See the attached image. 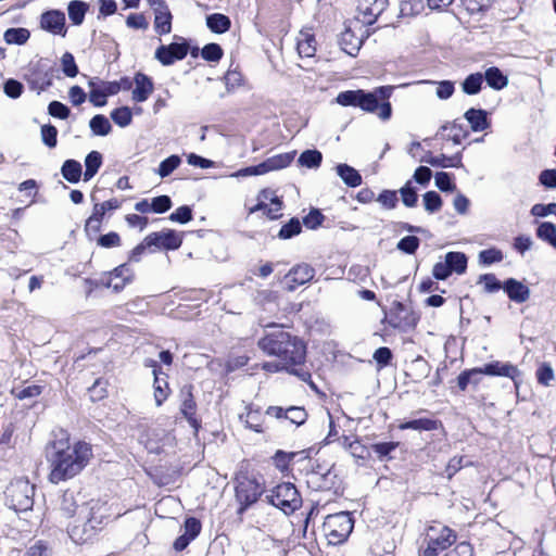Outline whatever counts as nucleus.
Wrapping results in <instances>:
<instances>
[{
    "mask_svg": "<svg viewBox=\"0 0 556 556\" xmlns=\"http://www.w3.org/2000/svg\"><path fill=\"white\" fill-rule=\"evenodd\" d=\"M102 154L98 151H91L85 157L86 170L84 173V180L88 181L94 177L102 165Z\"/></svg>",
    "mask_w": 556,
    "mask_h": 556,
    "instance_id": "2f4dec72",
    "label": "nucleus"
},
{
    "mask_svg": "<svg viewBox=\"0 0 556 556\" xmlns=\"http://www.w3.org/2000/svg\"><path fill=\"white\" fill-rule=\"evenodd\" d=\"M424 205L428 213H435L442 206V199L435 191H428L424 194Z\"/></svg>",
    "mask_w": 556,
    "mask_h": 556,
    "instance_id": "8fccbe9b",
    "label": "nucleus"
},
{
    "mask_svg": "<svg viewBox=\"0 0 556 556\" xmlns=\"http://www.w3.org/2000/svg\"><path fill=\"white\" fill-rule=\"evenodd\" d=\"M362 39L350 29L341 33L339 38V45L341 49L351 56H355L358 53L362 47Z\"/></svg>",
    "mask_w": 556,
    "mask_h": 556,
    "instance_id": "412c9836",
    "label": "nucleus"
},
{
    "mask_svg": "<svg viewBox=\"0 0 556 556\" xmlns=\"http://www.w3.org/2000/svg\"><path fill=\"white\" fill-rule=\"evenodd\" d=\"M181 243V233L173 229L151 232L147 236V244H151L156 249L177 250L180 248Z\"/></svg>",
    "mask_w": 556,
    "mask_h": 556,
    "instance_id": "ddd939ff",
    "label": "nucleus"
},
{
    "mask_svg": "<svg viewBox=\"0 0 556 556\" xmlns=\"http://www.w3.org/2000/svg\"><path fill=\"white\" fill-rule=\"evenodd\" d=\"M191 219H192V210L187 205L179 206L175 212H173L169 215V220H172L174 223L186 224V223L190 222Z\"/></svg>",
    "mask_w": 556,
    "mask_h": 556,
    "instance_id": "680f3d73",
    "label": "nucleus"
},
{
    "mask_svg": "<svg viewBox=\"0 0 556 556\" xmlns=\"http://www.w3.org/2000/svg\"><path fill=\"white\" fill-rule=\"evenodd\" d=\"M134 83L135 88L131 96L132 100L135 102L147 101L154 90L152 79L143 73H137L134 77Z\"/></svg>",
    "mask_w": 556,
    "mask_h": 556,
    "instance_id": "6ab92c4d",
    "label": "nucleus"
},
{
    "mask_svg": "<svg viewBox=\"0 0 556 556\" xmlns=\"http://www.w3.org/2000/svg\"><path fill=\"white\" fill-rule=\"evenodd\" d=\"M167 382L164 379H160L159 376H154V399L157 406L167 397Z\"/></svg>",
    "mask_w": 556,
    "mask_h": 556,
    "instance_id": "13d9d810",
    "label": "nucleus"
},
{
    "mask_svg": "<svg viewBox=\"0 0 556 556\" xmlns=\"http://www.w3.org/2000/svg\"><path fill=\"white\" fill-rule=\"evenodd\" d=\"M40 27L53 35L66 36L65 14L60 10L43 12L40 16Z\"/></svg>",
    "mask_w": 556,
    "mask_h": 556,
    "instance_id": "4468645a",
    "label": "nucleus"
},
{
    "mask_svg": "<svg viewBox=\"0 0 556 556\" xmlns=\"http://www.w3.org/2000/svg\"><path fill=\"white\" fill-rule=\"evenodd\" d=\"M53 68L40 60L30 65L27 74V83L31 90L40 92L52 86Z\"/></svg>",
    "mask_w": 556,
    "mask_h": 556,
    "instance_id": "9d476101",
    "label": "nucleus"
},
{
    "mask_svg": "<svg viewBox=\"0 0 556 556\" xmlns=\"http://www.w3.org/2000/svg\"><path fill=\"white\" fill-rule=\"evenodd\" d=\"M266 415L275 417L277 419H288L291 424L295 426H301L305 422L307 418V413L303 407L291 406L287 409H283L280 406H269L266 409Z\"/></svg>",
    "mask_w": 556,
    "mask_h": 556,
    "instance_id": "dca6fc26",
    "label": "nucleus"
},
{
    "mask_svg": "<svg viewBox=\"0 0 556 556\" xmlns=\"http://www.w3.org/2000/svg\"><path fill=\"white\" fill-rule=\"evenodd\" d=\"M483 83V75L481 73H473L468 75L462 83V89L466 94H477L481 90Z\"/></svg>",
    "mask_w": 556,
    "mask_h": 556,
    "instance_id": "58836bf2",
    "label": "nucleus"
},
{
    "mask_svg": "<svg viewBox=\"0 0 556 556\" xmlns=\"http://www.w3.org/2000/svg\"><path fill=\"white\" fill-rule=\"evenodd\" d=\"M539 182L545 188L556 189V169H544L539 175Z\"/></svg>",
    "mask_w": 556,
    "mask_h": 556,
    "instance_id": "338daca9",
    "label": "nucleus"
},
{
    "mask_svg": "<svg viewBox=\"0 0 556 556\" xmlns=\"http://www.w3.org/2000/svg\"><path fill=\"white\" fill-rule=\"evenodd\" d=\"M401 200L406 207H414L417 204L418 195L412 181L408 180L400 190Z\"/></svg>",
    "mask_w": 556,
    "mask_h": 556,
    "instance_id": "37998d69",
    "label": "nucleus"
},
{
    "mask_svg": "<svg viewBox=\"0 0 556 556\" xmlns=\"http://www.w3.org/2000/svg\"><path fill=\"white\" fill-rule=\"evenodd\" d=\"M88 4L79 0H73L67 5L68 17L74 25L83 24Z\"/></svg>",
    "mask_w": 556,
    "mask_h": 556,
    "instance_id": "72a5a7b5",
    "label": "nucleus"
},
{
    "mask_svg": "<svg viewBox=\"0 0 556 556\" xmlns=\"http://www.w3.org/2000/svg\"><path fill=\"white\" fill-rule=\"evenodd\" d=\"M180 163L181 159L178 155L173 154L160 163L157 174L160 177L165 178L169 176L180 165Z\"/></svg>",
    "mask_w": 556,
    "mask_h": 556,
    "instance_id": "79ce46f5",
    "label": "nucleus"
},
{
    "mask_svg": "<svg viewBox=\"0 0 556 556\" xmlns=\"http://www.w3.org/2000/svg\"><path fill=\"white\" fill-rule=\"evenodd\" d=\"M323 154L318 150H306L300 154L298 162L307 168H316L320 165Z\"/></svg>",
    "mask_w": 556,
    "mask_h": 556,
    "instance_id": "a19ab883",
    "label": "nucleus"
},
{
    "mask_svg": "<svg viewBox=\"0 0 556 556\" xmlns=\"http://www.w3.org/2000/svg\"><path fill=\"white\" fill-rule=\"evenodd\" d=\"M35 485L28 480L16 479L5 491L7 504L15 511H27L34 505Z\"/></svg>",
    "mask_w": 556,
    "mask_h": 556,
    "instance_id": "0eeeda50",
    "label": "nucleus"
},
{
    "mask_svg": "<svg viewBox=\"0 0 556 556\" xmlns=\"http://www.w3.org/2000/svg\"><path fill=\"white\" fill-rule=\"evenodd\" d=\"M431 84L437 85L435 94L441 100L450 99L455 90L454 83L451 80H442V81H430Z\"/></svg>",
    "mask_w": 556,
    "mask_h": 556,
    "instance_id": "603ef678",
    "label": "nucleus"
},
{
    "mask_svg": "<svg viewBox=\"0 0 556 556\" xmlns=\"http://www.w3.org/2000/svg\"><path fill=\"white\" fill-rule=\"evenodd\" d=\"M480 369L482 375L508 377L515 382V386L518 387L517 379L520 377V370L515 365L495 361Z\"/></svg>",
    "mask_w": 556,
    "mask_h": 556,
    "instance_id": "a211bd4d",
    "label": "nucleus"
},
{
    "mask_svg": "<svg viewBox=\"0 0 556 556\" xmlns=\"http://www.w3.org/2000/svg\"><path fill=\"white\" fill-rule=\"evenodd\" d=\"M445 262L452 273L460 275L467 269V256L462 252H447L445 254Z\"/></svg>",
    "mask_w": 556,
    "mask_h": 556,
    "instance_id": "f704fd0d",
    "label": "nucleus"
},
{
    "mask_svg": "<svg viewBox=\"0 0 556 556\" xmlns=\"http://www.w3.org/2000/svg\"><path fill=\"white\" fill-rule=\"evenodd\" d=\"M58 129L52 125H43L41 127V139L42 142L49 147L54 148L56 146Z\"/></svg>",
    "mask_w": 556,
    "mask_h": 556,
    "instance_id": "0e129e2a",
    "label": "nucleus"
},
{
    "mask_svg": "<svg viewBox=\"0 0 556 556\" xmlns=\"http://www.w3.org/2000/svg\"><path fill=\"white\" fill-rule=\"evenodd\" d=\"M24 556H51L49 547L41 541L28 547Z\"/></svg>",
    "mask_w": 556,
    "mask_h": 556,
    "instance_id": "774afa93",
    "label": "nucleus"
},
{
    "mask_svg": "<svg viewBox=\"0 0 556 556\" xmlns=\"http://www.w3.org/2000/svg\"><path fill=\"white\" fill-rule=\"evenodd\" d=\"M435 186L441 191H453L455 185L452 182L451 175L445 172H438L434 176Z\"/></svg>",
    "mask_w": 556,
    "mask_h": 556,
    "instance_id": "69168bd1",
    "label": "nucleus"
},
{
    "mask_svg": "<svg viewBox=\"0 0 556 556\" xmlns=\"http://www.w3.org/2000/svg\"><path fill=\"white\" fill-rule=\"evenodd\" d=\"M420 162L428 163L434 167H459L462 166V159L458 154L453 156H446L444 154H440L438 156L427 155L420 160Z\"/></svg>",
    "mask_w": 556,
    "mask_h": 556,
    "instance_id": "b1692460",
    "label": "nucleus"
},
{
    "mask_svg": "<svg viewBox=\"0 0 556 556\" xmlns=\"http://www.w3.org/2000/svg\"><path fill=\"white\" fill-rule=\"evenodd\" d=\"M102 218L103 217L96 215V213L92 212V214L86 220L85 232L89 239H92L100 231Z\"/></svg>",
    "mask_w": 556,
    "mask_h": 556,
    "instance_id": "bf43d9fd",
    "label": "nucleus"
},
{
    "mask_svg": "<svg viewBox=\"0 0 556 556\" xmlns=\"http://www.w3.org/2000/svg\"><path fill=\"white\" fill-rule=\"evenodd\" d=\"M265 498L267 503L281 509L286 515L293 513L302 504L299 491L290 482H282L276 485Z\"/></svg>",
    "mask_w": 556,
    "mask_h": 556,
    "instance_id": "6e6552de",
    "label": "nucleus"
},
{
    "mask_svg": "<svg viewBox=\"0 0 556 556\" xmlns=\"http://www.w3.org/2000/svg\"><path fill=\"white\" fill-rule=\"evenodd\" d=\"M206 26L215 34H224L231 26L230 18L222 13H213L206 16Z\"/></svg>",
    "mask_w": 556,
    "mask_h": 556,
    "instance_id": "cd10ccee",
    "label": "nucleus"
},
{
    "mask_svg": "<svg viewBox=\"0 0 556 556\" xmlns=\"http://www.w3.org/2000/svg\"><path fill=\"white\" fill-rule=\"evenodd\" d=\"M189 50V45L184 42H173L169 45H162L155 51V59L164 66L174 64L186 58Z\"/></svg>",
    "mask_w": 556,
    "mask_h": 556,
    "instance_id": "f8f14e48",
    "label": "nucleus"
},
{
    "mask_svg": "<svg viewBox=\"0 0 556 556\" xmlns=\"http://www.w3.org/2000/svg\"><path fill=\"white\" fill-rule=\"evenodd\" d=\"M353 528L354 519L348 511L327 516L323 525L325 536L331 545H339L345 542Z\"/></svg>",
    "mask_w": 556,
    "mask_h": 556,
    "instance_id": "423d86ee",
    "label": "nucleus"
},
{
    "mask_svg": "<svg viewBox=\"0 0 556 556\" xmlns=\"http://www.w3.org/2000/svg\"><path fill=\"white\" fill-rule=\"evenodd\" d=\"M111 118L119 127H126L131 123L132 113L128 106H122L112 111Z\"/></svg>",
    "mask_w": 556,
    "mask_h": 556,
    "instance_id": "c03bdc74",
    "label": "nucleus"
},
{
    "mask_svg": "<svg viewBox=\"0 0 556 556\" xmlns=\"http://www.w3.org/2000/svg\"><path fill=\"white\" fill-rule=\"evenodd\" d=\"M173 15L168 8L154 12V29L160 35H166L172 31Z\"/></svg>",
    "mask_w": 556,
    "mask_h": 556,
    "instance_id": "c85d7f7f",
    "label": "nucleus"
},
{
    "mask_svg": "<svg viewBox=\"0 0 556 556\" xmlns=\"http://www.w3.org/2000/svg\"><path fill=\"white\" fill-rule=\"evenodd\" d=\"M479 285H483L484 291L488 293L497 292L503 288L501 281L495 277L494 274H483L478 279Z\"/></svg>",
    "mask_w": 556,
    "mask_h": 556,
    "instance_id": "49530a36",
    "label": "nucleus"
},
{
    "mask_svg": "<svg viewBox=\"0 0 556 556\" xmlns=\"http://www.w3.org/2000/svg\"><path fill=\"white\" fill-rule=\"evenodd\" d=\"M456 541L454 530L440 522L426 528L422 545L419 548V556H439L451 547Z\"/></svg>",
    "mask_w": 556,
    "mask_h": 556,
    "instance_id": "39448f33",
    "label": "nucleus"
},
{
    "mask_svg": "<svg viewBox=\"0 0 556 556\" xmlns=\"http://www.w3.org/2000/svg\"><path fill=\"white\" fill-rule=\"evenodd\" d=\"M89 126L92 132L97 136H106L112 129L109 119L101 114L94 115L90 119Z\"/></svg>",
    "mask_w": 556,
    "mask_h": 556,
    "instance_id": "ea45409f",
    "label": "nucleus"
},
{
    "mask_svg": "<svg viewBox=\"0 0 556 556\" xmlns=\"http://www.w3.org/2000/svg\"><path fill=\"white\" fill-rule=\"evenodd\" d=\"M503 289L508 298L516 303H523L530 298V289L515 278H508L503 283Z\"/></svg>",
    "mask_w": 556,
    "mask_h": 556,
    "instance_id": "aec40b11",
    "label": "nucleus"
},
{
    "mask_svg": "<svg viewBox=\"0 0 556 556\" xmlns=\"http://www.w3.org/2000/svg\"><path fill=\"white\" fill-rule=\"evenodd\" d=\"M193 387L191 384H186L180 389V413L188 420L190 426L198 430L199 422L195 418L197 404L192 394Z\"/></svg>",
    "mask_w": 556,
    "mask_h": 556,
    "instance_id": "2eb2a0df",
    "label": "nucleus"
},
{
    "mask_svg": "<svg viewBox=\"0 0 556 556\" xmlns=\"http://www.w3.org/2000/svg\"><path fill=\"white\" fill-rule=\"evenodd\" d=\"M316 40L313 34L301 31L298 38L296 49L302 58L314 56L316 51Z\"/></svg>",
    "mask_w": 556,
    "mask_h": 556,
    "instance_id": "5701e85b",
    "label": "nucleus"
},
{
    "mask_svg": "<svg viewBox=\"0 0 556 556\" xmlns=\"http://www.w3.org/2000/svg\"><path fill=\"white\" fill-rule=\"evenodd\" d=\"M258 348L268 356L277 357L292 368L304 364L306 358L304 341L278 326H273V330L266 331L258 340Z\"/></svg>",
    "mask_w": 556,
    "mask_h": 556,
    "instance_id": "f03ea898",
    "label": "nucleus"
},
{
    "mask_svg": "<svg viewBox=\"0 0 556 556\" xmlns=\"http://www.w3.org/2000/svg\"><path fill=\"white\" fill-rule=\"evenodd\" d=\"M201 55L205 61L217 62L223 56V49L217 43H207L203 47Z\"/></svg>",
    "mask_w": 556,
    "mask_h": 556,
    "instance_id": "3c124183",
    "label": "nucleus"
},
{
    "mask_svg": "<svg viewBox=\"0 0 556 556\" xmlns=\"http://www.w3.org/2000/svg\"><path fill=\"white\" fill-rule=\"evenodd\" d=\"M482 371L480 368H472L462 371L457 377V386L465 391L469 383L477 386L480 382Z\"/></svg>",
    "mask_w": 556,
    "mask_h": 556,
    "instance_id": "4c0bfd02",
    "label": "nucleus"
},
{
    "mask_svg": "<svg viewBox=\"0 0 556 556\" xmlns=\"http://www.w3.org/2000/svg\"><path fill=\"white\" fill-rule=\"evenodd\" d=\"M536 237L556 249V226L548 222L541 223L536 228Z\"/></svg>",
    "mask_w": 556,
    "mask_h": 556,
    "instance_id": "e433bc0d",
    "label": "nucleus"
},
{
    "mask_svg": "<svg viewBox=\"0 0 556 556\" xmlns=\"http://www.w3.org/2000/svg\"><path fill=\"white\" fill-rule=\"evenodd\" d=\"M440 421L431 418H418L402 422L399 425L401 430L412 429L416 431H432L437 430Z\"/></svg>",
    "mask_w": 556,
    "mask_h": 556,
    "instance_id": "a878e982",
    "label": "nucleus"
},
{
    "mask_svg": "<svg viewBox=\"0 0 556 556\" xmlns=\"http://www.w3.org/2000/svg\"><path fill=\"white\" fill-rule=\"evenodd\" d=\"M91 457L90 444L77 441L71 445L67 433L60 431V438L50 442L46 448L50 482L58 484L74 478L88 465Z\"/></svg>",
    "mask_w": 556,
    "mask_h": 556,
    "instance_id": "f257e3e1",
    "label": "nucleus"
},
{
    "mask_svg": "<svg viewBox=\"0 0 556 556\" xmlns=\"http://www.w3.org/2000/svg\"><path fill=\"white\" fill-rule=\"evenodd\" d=\"M392 91V86H380L372 91L346 90L338 93L336 102L342 106L359 108L364 112L377 114L382 121H388L392 115V106L389 102Z\"/></svg>",
    "mask_w": 556,
    "mask_h": 556,
    "instance_id": "7ed1b4c3",
    "label": "nucleus"
},
{
    "mask_svg": "<svg viewBox=\"0 0 556 556\" xmlns=\"http://www.w3.org/2000/svg\"><path fill=\"white\" fill-rule=\"evenodd\" d=\"M61 64L62 71L67 77H75L78 74V67L72 53L65 52L61 58Z\"/></svg>",
    "mask_w": 556,
    "mask_h": 556,
    "instance_id": "864d4df0",
    "label": "nucleus"
},
{
    "mask_svg": "<svg viewBox=\"0 0 556 556\" xmlns=\"http://www.w3.org/2000/svg\"><path fill=\"white\" fill-rule=\"evenodd\" d=\"M29 37V30L23 27L9 28L3 35V39L8 45H24L27 42Z\"/></svg>",
    "mask_w": 556,
    "mask_h": 556,
    "instance_id": "c9c22d12",
    "label": "nucleus"
},
{
    "mask_svg": "<svg viewBox=\"0 0 556 556\" xmlns=\"http://www.w3.org/2000/svg\"><path fill=\"white\" fill-rule=\"evenodd\" d=\"M262 368L268 372H279V371L286 370L292 375L298 376L303 381H307L311 378V375L308 371L303 370L301 368L298 369V368H292L289 365H285V364H282L281 359H278L276 362H265L262 365Z\"/></svg>",
    "mask_w": 556,
    "mask_h": 556,
    "instance_id": "4be33fe9",
    "label": "nucleus"
},
{
    "mask_svg": "<svg viewBox=\"0 0 556 556\" xmlns=\"http://www.w3.org/2000/svg\"><path fill=\"white\" fill-rule=\"evenodd\" d=\"M295 455L296 454L294 452H285L278 450L273 457L274 464L280 471H286L289 469V466Z\"/></svg>",
    "mask_w": 556,
    "mask_h": 556,
    "instance_id": "09e8293b",
    "label": "nucleus"
},
{
    "mask_svg": "<svg viewBox=\"0 0 556 556\" xmlns=\"http://www.w3.org/2000/svg\"><path fill=\"white\" fill-rule=\"evenodd\" d=\"M465 118L470 124L473 131H482L489 127L486 112L480 109H469L465 113Z\"/></svg>",
    "mask_w": 556,
    "mask_h": 556,
    "instance_id": "393cba45",
    "label": "nucleus"
},
{
    "mask_svg": "<svg viewBox=\"0 0 556 556\" xmlns=\"http://www.w3.org/2000/svg\"><path fill=\"white\" fill-rule=\"evenodd\" d=\"M377 201L386 208H395L399 202L397 192L394 190H383L377 198Z\"/></svg>",
    "mask_w": 556,
    "mask_h": 556,
    "instance_id": "4d7b16f0",
    "label": "nucleus"
},
{
    "mask_svg": "<svg viewBox=\"0 0 556 556\" xmlns=\"http://www.w3.org/2000/svg\"><path fill=\"white\" fill-rule=\"evenodd\" d=\"M81 164L76 160H66L62 167L61 174L71 184H76L81 177Z\"/></svg>",
    "mask_w": 556,
    "mask_h": 556,
    "instance_id": "7c9ffc66",
    "label": "nucleus"
},
{
    "mask_svg": "<svg viewBox=\"0 0 556 556\" xmlns=\"http://www.w3.org/2000/svg\"><path fill=\"white\" fill-rule=\"evenodd\" d=\"M263 492L264 488L256 479H242L236 488V498L240 504L238 514H243L248 507L256 503Z\"/></svg>",
    "mask_w": 556,
    "mask_h": 556,
    "instance_id": "1a4fd4ad",
    "label": "nucleus"
},
{
    "mask_svg": "<svg viewBox=\"0 0 556 556\" xmlns=\"http://www.w3.org/2000/svg\"><path fill=\"white\" fill-rule=\"evenodd\" d=\"M479 263L482 265H491L494 263H500L503 261L504 255L503 252L496 248H491L486 250H482L479 255Z\"/></svg>",
    "mask_w": 556,
    "mask_h": 556,
    "instance_id": "a18cd8bd",
    "label": "nucleus"
},
{
    "mask_svg": "<svg viewBox=\"0 0 556 556\" xmlns=\"http://www.w3.org/2000/svg\"><path fill=\"white\" fill-rule=\"evenodd\" d=\"M420 243L416 236H406L397 242V249L404 253L413 254L416 252Z\"/></svg>",
    "mask_w": 556,
    "mask_h": 556,
    "instance_id": "6e6d98bb",
    "label": "nucleus"
},
{
    "mask_svg": "<svg viewBox=\"0 0 556 556\" xmlns=\"http://www.w3.org/2000/svg\"><path fill=\"white\" fill-rule=\"evenodd\" d=\"M336 170L346 186L355 188L362 184V176L354 167L348 164H339Z\"/></svg>",
    "mask_w": 556,
    "mask_h": 556,
    "instance_id": "bb28decb",
    "label": "nucleus"
},
{
    "mask_svg": "<svg viewBox=\"0 0 556 556\" xmlns=\"http://www.w3.org/2000/svg\"><path fill=\"white\" fill-rule=\"evenodd\" d=\"M293 160V155L290 153L277 154L267 159L269 167L273 170H278L287 167Z\"/></svg>",
    "mask_w": 556,
    "mask_h": 556,
    "instance_id": "5fc2aeb1",
    "label": "nucleus"
},
{
    "mask_svg": "<svg viewBox=\"0 0 556 556\" xmlns=\"http://www.w3.org/2000/svg\"><path fill=\"white\" fill-rule=\"evenodd\" d=\"M240 419L247 425L248 428L255 432H262L263 415L258 408L254 409L252 406L247 407V413L240 415Z\"/></svg>",
    "mask_w": 556,
    "mask_h": 556,
    "instance_id": "473e14b6",
    "label": "nucleus"
},
{
    "mask_svg": "<svg viewBox=\"0 0 556 556\" xmlns=\"http://www.w3.org/2000/svg\"><path fill=\"white\" fill-rule=\"evenodd\" d=\"M48 113L56 118L66 119L70 116V109L60 101H52L48 105Z\"/></svg>",
    "mask_w": 556,
    "mask_h": 556,
    "instance_id": "052dcab7",
    "label": "nucleus"
},
{
    "mask_svg": "<svg viewBox=\"0 0 556 556\" xmlns=\"http://www.w3.org/2000/svg\"><path fill=\"white\" fill-rule=\"evenodd\" d=\"M315 276V269L308 264H299L292 267L286 275L288 289L293 291L299 286L311 281Z\"/></svg>",
    "mask_w": 556,
    "mask_h": 556,
    "instance_id": "f3484780",
    "label": "nucleus"
},
{
    "mask_svg": "<svg viewBox=\"0 0 556 556\" xmlns=\"http://www.w3.org/2000/svg\"><path fill=\"white\" fill-rule=\"evenodd\" d=\"M110 518V508L100 501H90L79 510V517L70 527V538L76 544L91 542L104 528Z\"/></svg>",
    "mask_w": 556,
    "mask_h": 556,
    "instance_id": "20e7f679",
    "label": "nucleus"
},
{
    "mask_svg": "<svg viewBox=\"0 0 556 556\" xmlns=\"http://www.w3.org/2000/svg\"><path fill=\"white\" fill-rule=\"evenodd\" d=\"M302 230L301 223L298 218H291L289 223L285 224L278 233L280 239H290L299 235Z\"/></svg>",
    "mask_w": 556,
    "mask_h": 556,
    "instance_id": "de8ad7c7",
    "label": "nucleus"
},
{
    "mask_svg": "<svg viewBox=\"0 0 556 556\" xmlns=\"http://www.w3.org/2000/svg\"><path fill=\"white\" fill-rule=\"evenodd\" d=\"M150 206L152 212L162 214L172 207V200L168 195H159L152 199Z\"/></svg>",
    "mask_w": 556,
    "mask_h": 556,
    "instance_id": "e2e57ef3",
    "label": "nucleus"
},
{
    "mask_svg": "<svg viewBox=\"0 0 556 556\" xmlns=\"http://www.w3.org/2000/svg\"><path fill=\"white\" fill-rule=\"evenodd\" d=\"M387 7L388 0H357V20L365 25H371Z\"/></svg>",
    "mask_w": 556,
    "mask_h": 556,
    "instance_id": "9b49d317",
    "label": "nucleus"
},
{
    "mask_svg": "<svg viewBox=\"0 0 556 556\" xmlns=\"http://www.w3.org/2000/svg\"><path fill=\"white\" fill-rule=\"evenodd\" d=\"M489 87L495 90H502L508 85V78L498 67L492 66L485 71L483 76Z\"/></svg>",
    "mask_w": 556,
    "mask_h": 556,
    "instance_id": "c756f323",
    "label": "nucleus"
}]
</instances>
